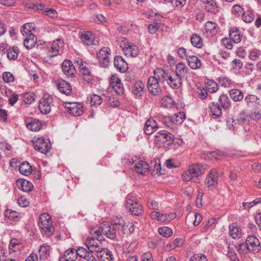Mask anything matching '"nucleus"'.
Masks as SVG:
<instances>
[{"label": "nucleus", "instance_id": "nucleus-50", "mask_svg": "<svg viewBox=\"0 0 261 261\" xmlns=\"http://www.w3.org/2000/svg\"><path fill=\"white\" fill-rule=\"evenodd\" d=\"M89 103L91 106H99L101 105L103 101V98L96 94L91 95L90 97Z\"/></svg>", "mask_w": 261, "mask_h": 261}, {"label": "nucleus", "instance_id": "nucleus-45", "mask_svg": "<svg viewBox=\"0 0 261 261\" xmlns=\"http://www.w3.org/2000/svg\"><path fill=\"white\" fill-rule=\"evenodd\" d=\"M34 30V25L31 23H26L21 28V33L23 36L33 34L32 31Z\"/></svg>", "mask_w": 261, "mask_h": 261}, {"label": "nucleus", "instance_id": "nucleus-3", "mask_svg": "<svg viewBox=\"0 0 261 261\" xmlns=\"http://www.w3.org/2000/svg\"><path fill=\"white\" fill-rule=\"evenodd\" d=\"M111 49L108 47L102 48L97 54L99 64L101 67H108L110 63Z\"/></svg>", "mask_w": 261, "mask_h": 261}, {"label": "nucleus", "instance_id": "nucleus-1", "mask_svg": "<svg viewBox=\"0 0 261 261\" xmlns=\"http://www.w3.org/2000/svg\"><path fill=\"white\" fill-rule=\"evenodd\" d=\"M128 226L125 225L123 221L120 220L113 224H109L108 223H103L99 228H92L90 230V233L94 237H98L101 239L100 236L105 235L110 239H114L117 234L122 235L125 233V230Z\"/></svg>", "mask_w": 261, "mask_h": 261}, {"label": "nucleus", "instance_id": "nucleus-2", "mask_svg": "<svg viewBox=\"0 0 261 261\" xmlns=\"http://www.w3.org/2000/svg\"><path fill=\"white\" fill-rule=\"evenodd\" d=\"M39 226L44 235L48 237L54 231L51 216L46 213H42L39 217Z\"/></svg>", "mask_w": 261, "mask_h": 261}, {"label": "nucleus", "instance_id": "nucleus-15", "mask_svg": "<svg viewBox=\"0 0 261 261\" xmlns=\"http://www.w3.org/2000/svg\"><path fill=\"white\" fill-rule=\"evenodd\" d=\"M101 239H99L98 237H90L86 239L85 244L89 250H94L97 252L99 247V245L101 244L100 241L102 240V237H101Z\"/></svg>", "mask_w": 261, "mask_h": 261}, {"label": "nucleus", "instance_id": "nucleus-27", "mask_svg": "<svg viewBox=\"0 0 261 261\" xmlns=\"http://www.w3.org/2000/svg\"><path fill=\"white\" fill-rule=\"evenodd\" d=\"M76 258V250L71 248L66 250L64 254L60 257L59 261H75Z\"/></svg>", "mask_w": 261, "mask_h": 261}, {"label": "nucleus", "instance_id": "nucleus-8", "mask_svg": "<svg viewBox=\"0 0 261 261\" xmlns=\"http://www.w3.org/2000/svg\"><path fill=\"white\" fill-rule=\"evenodd\" d=\"M162 84L158 82L156 79L152 76L149 77L147 87L149 92L153 95H159L162 92Z\"/></svg>", "mask_w": 261, "mask_h": 261}, {"label": "nucleus", "instance_id": "nucleus-44", "mask_svg": "<svg viewBox=\"0 0 261 261\" xmlns=\"http://www.w3.org/2000/svg\"><path fill=\"white\" fill-rule=\"evenodd\" d=\"M191 42L193 46L200 48L203 45L202 38L197 34H193L191 37Z\"/></svg>", "mask_w": 261, "mask_h": 261}, {"label": "nucleus", "instance_id": "nucleus-37", "mask_svg": "<svg viewBox=\"0 0 261 261\" xmlns=\"http://www.w3.org/2000/svg\"><path fill=\"white\" fill-rule=\"evenodd\" d=\"M19 170L22 174L28 176L31 174L32 168L30 163L24 162L20 164Z\"/></svg>", "mask_w": 261, "mask_h": 261}, {"label": "nucleus", "instance_id": "nucleus-42", "mask_svg": "<svg viewBox=\"0 0 261 261\" xmlns=\"http://www.w3.org/2000/svg\"><path fill=\"white\" fill-rule=\"evenodd\" d=\"M41 126V122L38 119H33L31 122L27 124V127L29 129L32 131L39 130Z\"/></svg>", "mask_w": 261, "mask_h": 261}, {"label": "nucleus", "instance_id": "nucleus-14", "mask_svg": "<svg viewBox=\"0 0 261 261\" xmlns=\"http://www.w3.org/2000/svg\"><path fill=\"white\" fill-rule=\"evenodd\" d=\"M132 166L134 171L142 175L145 174L149 169L147 163L142 160L139 161L137 163L133 162Z\"/></svg>", "mask_w": 261, "mask_h": 261}, {"label": "nucleus", "instance_id": "nucleus-16", "mask_svg": "<svg viewBox=\"0 0 261 261\" xmlns=\"http://www.w3.org/2000/svg\"><path fill=\"white\" fill-rule=\"evenodd\" d=\"M125 55L130 57H136L139 53L138 47L134 44L124 42L120 45Z\"/></svg>", "mask_w": 261, "mask_h": 261}, {"label": "nucleus", "instance_id": "nucleus-30", "mask_svg": "<svg viewBox=\"0 0 261 261\" xmlns=\"http://www.w3.org/2000/svg\"><path fill=\"white\" fill-rule=\"evenodd\" d=\"M144 84L141 81H137L133 85L132 92L137 97H140L144 94Z\"/></svg>", "mask_w": 261, "mask_h": 261}, {"label": "nucleus", "instance_id": "nucleus-24", "mask_svg": "<svg viewBox=\"0 0 261 261\" xmlns=\"http://www.w3.org/2000/svg\"><path fill=\"white\" fill-rule=\"evenodd\" d=\"M204 168L200 164H193L189 168V172L192 177H197L204 173Z\"/></svg>", "mask_w": 261, "mask_h": 261}, {"label": "nucleus", "instance_id": "nucleus-25", "mask_svg": "<svg viewBox=\"0 0 261 261\" xmlns=\"http://www.w3.org/2000/svg\"><path fill=\"white\" fill-rule=\"evenodd\" d=\"M114 65L115 68L122 72H125L128 68L127 63L120 56L115 57L114 60Z\"/></svg>", "mask_w": 261, "mask_h": 261}, {"label": "nucleus", "instance_id": "nucleus-43", "mask_svg": "<svg viewBox=\"0 0 261 261\" xmlns=\"http://www.w3.org/2000/svg\"><path fill=\"white\" fill-rule=\"evenodd\" d=\"M229 37L231 41L235 43H238L241 41L242 35L238 29L230 31Z\"/></svg>", "mask_w": 261, "mask_h": 261}, {"label": "nucleus", "instance_id": "nucleus-53", "mask_svg": "<svg viewBox=\"0 0 261 261\" xmlns=\"http://www.w3.org/2000/svg\"><path fill=\"white\" fill-rule=\"evenodd\" d=\"M260 55L261 51L260 50L256 48H253L249 51V58L251 60L255 61L259 58Z\"/></svg>", "mask_w": 261, "mask_h": 261}, {"label": "nucleus", "instance_id": "nucleus-59", "mask_svg": "<svg viewBox=\"0 0 261 261\" xmlns=\"http://www.w3.org/2000/svg\"><path fill=\"white\" fill-rule=\"evenodd\" d=\"M235 248L240 254H244L247 253L246 244L242 243L238 244L236 245Z\"/></svg>", "mask_w": 261, "mask_h": 261}, {"label": "nucleus", "instance_id": "nucleus-32", "mask_svg": "<svg viewBox=\"0 0 261 261\" xmlns=\"http://www.w3.org/2000/svg\"><path fill=\"white\" fill-rule=\"evenodd\" d=\"M189 66L193 69H197L201 67L200 60L194 55H190L187 60Z\"/></svg>", "mask_w": 261, "mask_h": 261}, {"label": "nucleus", "instance_id": "nucleus-21", "mask_svg": "<svg viewBox=\"0 0 261 261\" xmlns=\"http://www.w3.org/2000/svg\"><path fill=\"white\" fill-rule=\"evenodd\" d=\"M159 126L156 122L153 119H148L144 126V131L146 135H150L157 130Z\"/></svg>", "mask_w": 261, "mask_h": 261}, {"label": "nucleus", "instance_id": "nucleus-22", "mask_svg": "<svg viewBox=\"0 0 261 261\" xmlns=\"http://www.w3.org/2000/svg\"><path fill=\"white\" fill-rule=\"evenodd\" d=\"M62 70L65 74L68 77H73L75 71V67L69 60H65L62 65Z\"/></svg>", "mask_w": 261, "mask_h": 261}, {"label": "nucleus", "instance_id": "nucleus-63", "mask_svg": "<svg viewBox=\"0 0 261 261\" xmlns=\"http://www.w3.org/2000/svg\"><path fill=\"white\" fill-rule=\"evenodd\" d=\"M94 252L95 251L94 250H89L88 249L84 259L88 261H97L96 257L93 254Z\"/></svg>", "mask_w": 261, "mask_h": 261}, {"label": "nucleus", "instance_id": "nucleus-20", "mask_svg": "<svg viewBox=\"0 0 261 261\" xmlns=\"http://www.w3.org/2000/svg\"><path fill=\"white\" fill-rule=\"evenodd\" d=\"M182 79L175 73L170 72L167 83L173 89H178L182 85Z\"/></svg>", "mask_w": 261, "mask_h": 261}, {"label": "nucleus", "instance_id": "nucleus-34", "mask_svg": "<svg viewBox=\"0 0 261 261\" xmlns=\"http://www.w3.org/2000/svg\"><path fill=\"white\" fill-rule=\"evenodd\" d=\"M210 113L216 118L220 117L222 114V110L220 106L217 103L212 102L209 105Z\"/></svg>", "mask_w": 261, "mask_h": 261}, {"label": "nucleus", "instance_id": "nucleus-61", "mask_svg": "<svg viewBox=\"0 0 261 261\" xmlns=\"http://www.w3.org/2000/svg\"><path fill=\"white\" fill-rule=\"evenodd\" d=\"M261 202V198H257L253 201L249 202H244L243 203V206L244 208H249L253 206L254 205Z\"/></svg>", "mask_w": 261, "mask_h": 261}, {"label": "nucleus", "instance_id": "nucleus-36", "mask_svg": "<svg viewBox=\"0 0 261 261\" xmlns=\"http://www.w3.org/2000/svg\"><path fill=\"white\" fill-rule=\"evenodd\" d=\"M205 3V8L206 11L211 13H216L217 12V7L214 0H201Z\"/></svg>", "mask_w": 261, "mask_h": 261}, {"label": "nucleus", "instance_id": "nucleus-55", "mask_svg": "<svg viewBox=\"0 0 261 261\" xmlns=\"http://www.w3.org/2000/svg\"><path fill=\"white\" fill-rule=\"evenodd\" d=\"M158 231L161 235L165 237H169L172 234V229L168 227H160Z\"/></svg>", "mask_w": 261, "mask_h": 261}, {"label": "nucleus", "instance_id": "nucleus-9", "mask_svg": "<svg viewBox=\"0 0 261 261\" xmlns=\"http://www.w3.org/2000/svg\"><path fill=\"white\" fill-rule=\"evenodd\" d=\"M154 138L156 141L160 142L167 145L172 144L173 136L166 130L159 131L155 135Z\"/></svg>", "mask_w": 261, "mask_h": 261}, {"label": "nucleus", "instance_id": "nucleus-39", "mask_svg": "<svg viewBox=\"0 0 261 261\" xmlns=\"http://www.w3.org/2000/svg\"><path fill=\"white\" fill-rule=\"evenodd\" d=\"M204 88L208 92L215 93L218 90V84L213 80H209L205 83Z\"/></svg>", "mask_w": 261, "mask_h": 261}, {"label": "nucleus", "instance_id": "nucleus-62", "mask_svg": "<svg viewBox=\"0 0 261 261\" xmlns=\"http://www.w3.org/2000/svg\"><path fill=\"white\" fill-rule=\"evenodd\" d=\"M50 248L49 246L46 245H43L40 246L39 249V252L41 255L46 256V255H49V253Z\"/></svg>", "mask_w": 261, "mask_h": 261}, {"label": "nucleus", "instance_id": "nucleus-19", "mask_svg": "<svg viewBox=\"0 0 261 261\" xmlns=\"http://www.w3.org/2000/svg\"><path fill=\"white\" fill-rule=\"evenodd\" d=\"M175 73L182 80H187L190 77L189 68L183 63H178L176 65Z\"/></svg>", "mask_w": 261, "mask_h": 261}, {"label": "nucleus", "instance_id": "nucleus-12", "mask_svg": "<svg viewBox=\"0 0 261 261\" xmlns=\"http://www.w3.org/2000/svg\"><path fill=\"white\" fill-rule=\"evenodd\" d=\"M218 173L216 169H212L206 178L205 182L210 189L215 188L218 184Z\"/></svg>", "mask_w": 261, "mask_h": 261}, {"label": "nucleus", "instance_id": "nucleus-5", "mask_svg": "<svg viewBox=\"0 0 261 261\" xmlns=\"http://www.w3.org/2000/svg\"><path fill=\"white\" fill-rule=\"evenodd\" d=\"M53 98L48 94H44L39 100V109L42 114H48L53 105Z\"/></svg>", "mask_w": 261, "mask_h": 261}, {"label": "nucleus", "instance_id": "nucleus-47", "mask_svg": "<svg viewBox=\"0 0 261 261\" xmlns=\"http://www.w3.org/2000/svg\"><path fill=\"white\" fill-rule=\"evenodd\" d=\"M219 84L225 88H229L233 85V82L226 76H220L218 79Z\"/></svg>", "mask_w": 261, "mask_h": 261}, {"label": "nucleus", "instance_id": "nucleus-41", "mask_svg": "<svg viewBox=\"0 0 261 261\" xmlns=\"http://www.w3.org/2000/svg\"><path fill=\"white\" fill-rule=\"evenodd\" d=\"M221 107L224 109H228L230 107V100L226 94L221 95L219 99Z\"/></svg>", "mask_w": 261, "mask_h": 261}, {"label": "nucleus", "instance_id": "nucleus-29", "mask_svg": "<svg viewBox=\"0 0 261 261\" xmlns=\"http://www.w3.org/2000/svg\"><path fill=\"white\" fill-rule=\"evenodd\" d=\"M23 44L26 48L28 49H32L34 47L37 42V38L33 34L25 36Z\"/></svg>", "mask_w": 261, "mask_h": 261}, {"label": "nucleus", "instance_id": "nucleus-4", "mask_svg": "<svg viewBox=\"0 0 261 261\" xmlns=\"http://www.w3.org/2000/svg\"><path fill=\"white\" fill-rule=\"evenodd\" d=\"M131 196H128L126 201L125 206L133 215L136 216L141 215L143 213L142 205L138 202L130 198Z\"/></svg>", "mask_w": 261, "mask_h": 261}, {"label": "nucleus", "instance_id": "nucleus-11", "mask_svg": "<svg viewBox=\"0 0 261 261\" xmlns=\"http://www.w3.org/2000/svg\"><path fill=\"white\" fill-rule=\"evenodd\" d=\"M110 86L119 95L122 94L124 92L121 81L116 75H112L110 77Z\"/></svg>", "mask_w": 261, "mask_h": 261}, {"label": "nucleus", "instance_id": "nucleus-10", "mask_svg": "<svg viewBox=\"0 0 261 261\" xmlns=\"http://www.w3.org/2000/svg\"><path fill=\"white\" fill-rule=\"evenodd\" d=\"M63 47L64 42L62 39H59L54 41L51 49L47 53L48 57L53 58L57 56L58 55L62 54Z\"/></svg>", "mask_w": 261, "mask_h": 261}, {"label": "nucleus", "instance_id": "nucleus-54", "mask_svg": "<svg viewBox=\"0 0 261 261\" xmlns=\"http://www.w3.org/2000/svg\"><path fill=\"white\" fill-rule=\"evenodd\" d=\"M177 53L178 56L182 58H185L186 60L188 58V57L190 56V51H188L185 48L181 47H179L177 50Z\"/></svg>", "mask_w": 261, "mask_h": 261}, {"label": "nucleus", "instance_id": "nucleus-40", "mask_svg": "<svg viewBox=\"0 0 261 261\" xmlns=\"http://www.w3.org/2000/svg\"><path fill=\"white\" fill-rule=\"evenodd\" d=\"M230 95L234 101H240L244 97L242 92L236 89H231L230 91Z\"/></svg>", "mask_w": 261, "mask_h": 261}, {"label": "nucleus", "instance_id": "nucleus-35", "mask_svg": "<svg viewBox=\"0 0 261 261\" xmlns=\"http://www.w3.org/2000/svg\"><path fill=\"white\" fill-rule=\"evenodd\" d=\"M229 234L232 238L239 239L241 237L242 230L236 224L232 223L229 226Z\"/></svg>", "mask_w": 261, "mask_h": 261}, {"label": "nucleus", "instance_id": "nucleus-28", "mask_svg": "<svg viewBox=\"0 0 261 261\" xmlns=\"http://www.w3.org/2000/svg\"><path fill=\"white\" fill-rule=\"evenodd\" d=\"M57 87L60 92L66 95H69L72 91L70 84L64 80L59 81Z\"/></svg>", "mask_w": 261, "mask_h": 261}, {"label": "nucleus", "instance_id": "nucleus-60", "mask_svg": "<svg viewBox=\"0 0 261 261\" xmlns=\"http://www.w3.org/2000/svg\"><path fill=\"white\" fill-rule=\"evenodd\" d=\"M4 81L6 83H11L14 81V77L10 72H5L3 74Z\"/></svg>", "mask_w": 261, "mask_h": 261}, {"label": "nucleus", "instance_id": "nucleus-13", "mask_svg": "<svg viewBox=\"0 0 261 261\" xmlns=\"http://www.w3.org/2000/svg\"><path fill=\"white\" fill-rule=\"evenodd\" d=\"M81 41L86 45H96L98 42L95 39V35L90 31H87L83 33L81 37Z\"/></svg>", "mask_w": 261, "mask_h": 261}, {"label": "nucleus", "instance_id": "nucleus-23", "mask_svg": "<svg viewBox=\"0 0 261 261\" xmlns=\"http://www.w3.org/2000/svg\"><path fill=\"white\" fill-rule=\"evenodd\" d=\"M97 257L99 261H112L113 255L111 251L107 248H102L96 252Z\"/></svg>", "mask_w": 261, "mask_h": 261}, {"label": "nucleus", "instance_id": "nucleus-51", "mask_svg": "<svg viewBox=\"0 0 261 261\" xmlns=\"http://www.w3.org/2000/svg\"><path fill=\"white\" fill-rule=\"evenodd\" d=\"M22 99L27 104H31L35 100V95L32 92H27L23 94Z\"/></svg>", "mask_w": 261, "mask_h": 261}, {"label": "nucleus", "instance_id": "nucleus-26", "mask_svg": "<svg viewBox=\"0 0 261 261\" xmlns=\"http://www.w3.org/2000/svg\"><path fill=\"white\" fill-rule=\"evenodd\" d=\"M17 187L24 192H30L33 188L32 184L28 180L18 179L16 180Z\"/></svg>", "mask_w": 261, "mask_h": 261}, {"label": "nucleus", "instance_id": "nucleus-64", "mask_svg": "<svg viewBox=\"0 0 261 261\" xmlns=\"http://www.w3.org/2000/svg\"><path fill=\"white\" fill-rule=\"evenodd\" d=\"M190 261H207V258L204 254H197L191 257Z\"/></svg>", "mask_w": 261, "mask_h": 261}, {"label": "nucleus", "instance_id": "nucleus-38", "mask_svg": "<svg viewBox=\"0 0 261 261\" xmlns=\"http://www.w3.org/2000/svg\"><path fill=\"white\" fill-rule=\"evenodd\" d=\"M80 72L83 76L85 81L89 82L92 79V74L89 69L84 64H81L80 65Z\"/></svg>", "mask_w": 261, "mask_h": 261}, {"label": "nucleus", "instance_id": "nucleus-7", "mask_svg": "<svg viewBox=\"0 0 261 261\" xmlns=\"http://www.w3.org/2000/svg\"><path fill=\"white\" fill-rule=\"evenodd\" d=\"M247 249L250 252L257 253L260 248V243L259 240L254 236H249L246 240Z\"/></svg>", "mask_w": 261, "mask_h": 261}, {"label": "nucleus", "instance_id": "nucleus-46", "mask_svg": "<svg viewBox=\"0 0 261 261\" xmlns=\"http://www.w3.org/2000/svg\"><path fill=\"white\" fill-rule=\"evenodd\" d=\"M216 24L212 21H207L205 24V30L208 35L213 36L216 33Z\"/></svg>", "mask_w": 261, "mask_h": 261}, {"label": "nucleus", "instance_id": "nucleus-17", "mask_svg": "<svg viewBox=\"0 0 261 261\" xmlns=\"http://www.w3.org/2000/svg\"><path fill=\"white\" fill-rule=\"evenodd\" d=\"M68 112L74 116H79L83 114V110L80 103L68 102L66 105Z\"/></svg>", "mask_w": 261, "mask_h": 261}, {"label": "nucleus", "instance_id": "nucleus-18", "mask_svg": "<svg viewBox=\"0 0 261 261\" xmlns=\"http://www.w3.org/2000/svg\"><path fill=\"white\" fill-rule=\"evenodd\" d=\"M170 72V71L157 68L154 71V75L152 77L156 79L158 82L163 85L165 82H167Z\"/></svg>", "mask_w": 261, "mask_h": 261}, {"label": "nucleus", "instance_id": "nucleus-49", "mask_svg": "<svg viewBox=\"0 0 261 261\" xmlns=\"http://www.w3.org/2000/svg\"><path fill=\"white\" fill-rule=\"evenodd\" d=\"M162 105L167 108H171L175 105V101L170 96H167L163 98Z\"/></svg>", "mask_w": 261, "mask_h": 261}, {"label": "nucleus", "instance_id": "nucleus-31", "mask_svg": "<svg viewBox=\"0 0 261 261\" xmlns=\"http://www.w3.org/2000/svg\"><path fill=\"white\" fill-rule=\"evenodd\" d=\"M185 119V114L183 112L175 113L173 116L169 117L167 120L175 124H181Z\"/></svg>", "mask_w": 261, "mask_h": 261}, {"label": "nucleus", "instance_id": "nucleus-52", "mask_svg": "<svg viewBox=\"0 0 261 261\" xmlns=\"http://www.w3.org/2000/svg\"><path fill=\"white\" fill-rule=\"evenodd\" d=\"M5 216L10 220H16L19 217V213L11 210H7L5 211Z\"/></svg>", "mask_w": 261, "mask_h": 261}, {"label": "nucleus", "instance_id": "nucleus-58", "mask_svg": "<svg viewBox=\"0 0 261 261\" xmlns=\"http://www.w3.org/2000/svg\"><path fill=\"white\" fill-rule=\"evenodd\" d=\"M258 100L259 98L257 96L252 94L247 95L245 98V101L247 105H249L250 103H258Z\"/></svg>", "mask_w": 261, "mask_h": 261}, {"label": "nucleus", "instance_id": "nucleus-57", "mask_svg": "<svg viewBox=\"0 0 261 261\" xmlns=\"http://www.w3.org/2000/svg\"><path fill=\"white\" fill-rule=\"evenodd\" d=\"M161 24L153 22L152 23H150L148 25V29L149 32L151 34H154L158 31L160 27Z\"/></svg>", "mask_w": 261, "mask_h": 261}, {"label": "nucleus", "instance_id": "nucleus-56", "mask_svg": "<svg viewBox=\"0 0 261 261\" xmlns=\"http://www.w3.org/2000/svg\"><path fill=\"white\" fill-rule=\"evenodd\" d=\"M176 214L173 213L161 214V222H168L175 219Z\"/></svg>", "mask_w": 261, "mask_h": 261}, {"label": "nucleus", "instance_id": "nucleus-6", "mask_svg": "<svg viewBox=\"0 0 261 261\" xmlns=\"http://www.w3.org/2000/svg\"><path fill=\"white\" fill-rule=\"evenodd\" d=\"M34 148L41 153L46 154L51 148V145L48 140L43 138H39L33 142Z\"/></svg>", "mask_w": 261, "mask_h": 261}, {"label": "nucleus", "instance_id": "nucleus-33", "mask_svg": "<svg viewBox=\"0 0 261 261\" xmlns=\"http://www.w3.org/2000/svg\"><path fill=\"white\" fill-rule=\"evenodd\" d=\"M249 117L246 116L244 114H241L237 119H234L232 121L231 127L233 130H234L236 125L238 124L245 125L247 124L249 122Z\"/></svg>", "mask_w": 261, "mask_h": 261}, {"label": "nucleus", "instance_id": "nucleus-48", "mask_svg": "<svg viewBox=\"0 0 261 261\" xmlns=\"http://www.w3.org/2000/svg\"><path fill=\"white\" fill-rule=\"evenodd\" d=\"M7 56L9 60H15L19 53V49L17 47H14L12 48H9L7 50Z\"/></svg>", "mask_w": 261, "mask_h": 261}]
</instances>
